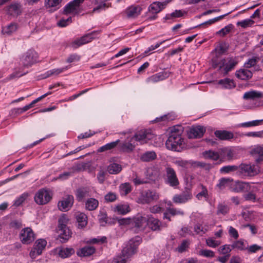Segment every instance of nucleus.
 <instances>
[{"mask_svg":"<svg viewBox=\"0 0 263 263\" xmlns=\"http://www.w3.org/2000/svg\"><path fill=\"white\" fill-rule=\"evenodd\" d=\"M183 127L181 125H176L171 128L169 137L165 142L167 149L173 151L180 152L184 147V140L181 135Z\"/></svg>","mask_w":263,"mask_h":263,"instance_id":"obj_1","label":"nucleus"},{"mask_svg":"<svg viewBox=\"0 0 263 263\" xmlns=\"http://www.w3.org/2000/svg\"><path fill=\"white\" fill-rule=\"evenodd\" d=\"M212 63L213 67L217 68L219 73L225 76L235 68L238 63V61L233 58H228L227 59H223L218 62L216 59L213 58Z\"/></svg>","mask_w":263,"mask_h":263,"instance_id":"obj_2","label":"nucleus"},{"mask_svg":"<svg viewBox=\"0 0 263 263\" xmlns=\"http://www.w3.org/2000/svg\"><path fill=\"white\" fill-rule=\"evenodd\" d=\"M68 219L65 215H63L59 219L58 233L59 238L62 243L65 242L71 237V232L67 227Z\"/></svg>","mask_w":263,"mask_h":263,"instance_id":"obj_3","label":"nucleus"},{"mask_svg":"<svg viewBox=\"0 0 263 263\" xmlns=\"http://www.w3.org/2000/svg\"><path fill=\"white\" fill-rule=\"evenodd\" d=\"M140 239L139 237L130 239L126 246L122 250V257L124 258H128L134 254L136 252L138 245L140 244Z\"/></svg>","mask_w":263,"mask_h":263,"instance_id":"obj_4","label":"nucleus"},{"mask_svg":"<svg viewBox=\"0 0 263 263\" xmlns=\"http://www.w3.org/2000/svg\"><path fill=\"white\" fill-rule=\"evenodd\" d=\"M159 198L158 194L153 191L147 190L140 193L137 199V202L142 204H149Z\"/></svg>","mask_w":263,"mask_h":263,"instance_id":"obj_5","label":"nucleus"},{"mask_svg":"<svg viewBox=\"0 0 263 263\" xmlns=\"http://www.w3.org/2000/svg\"><path fill=\"white\" fill-rule=\"evenodd\" d=\"M238 167L239 173L246 176H254L259 172L258 167L254 164L241 163L238 166Z\"/></svg>","mask_w":263,"mask_h":263,"instance_id":"obj_6","label":"nucleus"},{"mask_svg":"<svg viewBox=\"0 0 263 263\" xmlns=\"http://www.w3.org/2000/svg\"><path fill=\"white\" fill-rule=\"evenodd\" d=\"M165 182L171 186L176 187L179 184L175 171L171 167L165 168Z\"/></svg>","mask_w":263,"mask_h":263,"instance_id":"obj_7","label":"nucleus"},{"mask_svg":"<svg viewBox=\"0 0 263 263\" xmlns=\"http://www.w3.org/2000/svg\"><path fill=\"white\" fill-rule=\"evenodd\" d=\"M51 199V194L47 190L44 189L40 190L34 196V200L39 205L47 203Z\"/></svg>","mask_w":263,"mask_h":263,"instance_id":"obj_8","label":"nucleus"},{"mask_svg":"<svg viewBox=\"0 0 263 263\" xmlns=\"http://www.w3.org/2000/svg\"><path fill=\"white\" fill-rule=\"evenodd\" d=\"M20 238L23 244L28 245L35 239V235L32 230L29 227L22 229L20 234Z\"/></svg>","mask_w":263,"mask_h":263,"instance_id":"obj_9","label":"nucleus"},{"mask_svg":"<svg viewBox=\"0 0 263 263\" xmlns=\"http://www.w3.org/2000/svg\"><path fill=\"white\" fill-rule=\"evenodd\" d=\"M81 0H73L67 4L63 10V13L65 15L78 14L79 13Z\"/></svg>","mask_w":263,"mask_h":263,"instance_id":"obj_10","label":"nucleus"},{"mask_svg":"<svg viewBox=\"0 0 263 263\" xmlns=\"http://www.w3.org/2000/svg\"><path fill=\"white\" fill-rule=\"evenodd\" d=\"M133 138L140 144H143L152 138V135L147 130H141L136 133Z\"/></svg>","mask_w":263,"mask_h":263,"instance_id":"obj_11","label":"nucleus"},{"mask_svg":"<svg viewBox=\"0 0 263 263\" xmlns=\"http://www.w3.org/2000/svg\"><path fill=\"white\" fill-rule=\"evenodd\" d=\"M74 202V198L70 195H67L58 203L59 209L63 212L68 211L72 206Z\"/></svg>","mask_w":263,"mask_h":263,"instance_id":"obj_12","label":"nucleus"},{"mask_svg":"<svg viewBox=\"0 0 263 263\" xmlns=\"http://www.w3.org/2000/svg\"><path fill=\"white\" fill-rule=\"evenodd\" d=\"M37 58V53L33 50H29L22 58L24 66L30 65L35 63Z\"/></svg>","mask_w":263,"mask_h":263,"instance_id":"obj_13","label":"nucleus"},{"mask_svg":"<svg viewBox=\"0 0 263 263\" xmlns=\"http://www.w3.org/2000/svg\"><path fill=\"white\" fill-rule=\"evenodd\" d=\"M205 132V128L202 126H193L187 133L188 137L190 139L200 138L202 137Z\"/></svg>","mask_w":263,"mask_h":263,"instance_id":"obj_14","label":"nucleus"},{"mask_svg":"<svg viewBox=\"0 0 263 263\" xmlns=\"http://www.w3.org/2000/svg\"><path fill=\"white\" fill-rule=\"evenodd\" d=\"M192 197L190 190L186 189L182 193L175 195L173 198V201L176 203H183L191 199Z\"/></svg>","mask_w":263,"mask_h":263,"instance_id":"obj_15","label":"nucleus"},{"mask_svg":"<svg viewBox=\"0 0 263 263\" xmlns=\"http://www.w3.org/2000/svg\"><path fill=\"white\" fill-rule=\"evenodd\" d=\"M92 34V33H88L80 38L77 39L71 43V46L74 48H77L84 44L91 42L93 39Z\"/></svg>","mask_w":263,"mask_h":263,"instance_id":"obj_16","label":"nucleus"},{"mask_svg":"<svg viewBox=\"0 0 263 263\" xmlns=\"http://www.w3.org/2000/svg\"><path fill=\"white\" fill-rule=\"evenodd\" d=\"M148 217L138 216L133 219L135 227L139 230H143L148 224Z\"/></svg>","mask_w":263,"mask_h":263,"instance_id":"obj_17","label":"nucleus"},{"mask_svg":"<svg viewBox=\"0 0 263 263\" xmlns=\"http://www.w3.org/2000/svg\"><path fill=\"white\" fill-rule=\"evenodd\" d=\"M7 13L11 16H18L22 13V6L20 3H13L7 8Z\"/></svg>","mask_w":263,"mask_h":263,"instance_id":"obj_18","label":"nucleus"},{"mask_svg":"<svg viewBox=\"0 0 263 263\" xmlns=\"http://www.w3.org/2000/svg\"><path fill=\"white\" fill-rule=\"evenodd\" d=\"M141 10L139 6H131L126 9L125 13L128 18H135L140 15Z\"/></svg>","mask_w":263,"mask_h":263,"instance_id":"obj_19","label":"nucleus"},{"mask_svg":"<svg viewBox=\"0 0 263 263\" xmlns=\"http://www.w3.org/2000/svg\"><path fill=\"white\" fill-rule=\"evenodd\" d=\"M219 159L221 161H223L224 159L231 160L234 156L233 151L228 147H224L219 149Z\"/></svg>","mask_w":263,"mask_h":263,"instance_id":"obj_20","label":"nucleus"},{"mask_svg":"<svg viewBox=\"0 0 263 263\" xmlns=\"http://www.w3.org/2000/svg\"><path fill=\"white\" fill-rule=\"evenodd\" d=\"M167 2H154L148 7V11L153 14H157L160 12L167 5Z\"/></svg>","mask_w":263,"mask_h":263,"instance_id":"obj_21","label":"nucleus"},{"mask_svg":"<svg viewBox=\"0 0 263 263\" xmlns=\"http://www.w3.org/2000/svg\"><path fill=\"white\" fill-rule=\"evenodd\" d=\"M215 136L221 140H229L234 138L233 134L227 130H217L214 132Z\"/></svg>","mask_w":263,"mask_h":263,"instance_id":"obj_22","label":"nucleus"},{"mask_svg":"<svg viewBox=\"0 0 263 263\" xmlns=\"http://www.w3.org/2000/svg\"><path fill=\"white\" fill-rule=\"evenodd\" d=\"M257 162L263 160V145H257L253 148L251 152Z\"/></svg>","mask_w":263,"mask_h":263,"instance_id":"obj_23","label":"nucleus"},{"mask_svg":"<svg viewBox=\"0 0 263 263\" xmlns=\"http://www.w3.org/2000/svg\"><path fill=\"white\" fill-rule=\"evenodd\" d=\"M263 98V93L256 90H251L245 92L243 99L246 100H254Z\"/></svg>","mask_w":263,"mask_h":263,"instance_id":"obj_24","label":"nucleus"},{"mask_svg":"<svg viewBox=\"0 0 263 263\" xmlns=\"http://www.w3.org/2000/svg\"><path fill=\"white\" fill-rule=\"evenodd\" d=\"M18 25L15 23H11L8 25L2 28V32L3 34L9 36L16 31Z\"/></svg>","mask_w":263,"mask_h":263,"instance_id":"obj_25","label":"nucleus"},{"mask_svg":"<svg viewBox=\"0 0 263 263\" xmlns=\"http://www.w3.org/2000/svg\"><path fill=\"white\" fill-rule=\"evenodd\" d=\"M236 76L242 80H247L251 79L252 77V72L246 69H241L239 70L236 71Z\"/></svg>","mask_w":263,"mask_h":263,"instance_id":"obj_26","label":"nucleus"},{"mask_svg":"<svg viewBox=\"0 0 263 263\" xmlns=\"http://www.w3.org/2000/svg\"><path fill=\"white\" fill-rule=\"evenodd\" d=\"M76 218L79 228H83L87 225V217L84 213H77Z\"/></svg>","mask_w":263,"mask_h":263,"instance_id":"obj_27","label":"nucleus"},{"mask_svg":"<svg viewBox=\"0 0 263 263\" xmlns=\"http://www.w3.org/2000/svg\"><path fill=\"white\" fill-rule=\"evenodd\" d=\"M95 252V248L91 246H86L82 248L77 252V255L79 256H88L92 255Z\"/></svg>","mask_w":263,"mask_h":263,"instance_id":"obj_28","label":"nucleus"},{"mask_svg":"<svg viewBox=\"0 0 263 263\" xmlns=\"http://www.w3.org/2000/svg\"><path fill=\"white\" fill-rule=\"evenodd\" d=\"M167 77V73L160 72L148 78L146 81L148 83H157L165 79Z\"/></svg>","mask_w":263,"mask_h":263,"instance_id":"obj_29","label":"nucleus"},{"mask_svg":"<svg viewBox=\"0 0 263 263\" xmlns=\"http://www.w3.org/2000/svg\"><path fill=\"white\" fill-rule=\"evenodd\" d=\"M135 146L131 143V141L125 140L121 143L119 145L120 150L125 153H130L135 148Z\"/></svg>","mask_w":263,"mask_h":263,"instance_id":"obj_30","label":"nucleus"},{"mask_svg":"<svg viewBox=\"0 0 263 263\" xmlns=\"http://www.w3.org/2000/svg\"><path fill=\"white\" fill-rule=\"evenodd\" d=\"M157 157L156 154L154 151H148L140 156V160L143 162H149L155 160Z\"/></svg>","mask_w":263,"mask_h":263,"instance_id":"obj_31","label":"nucleus"},{"mask_svg":"<svg viewBox=\"0 0 263 263\" xmlns=\"http://www.w3.org/2000/svg\"><path fill=\"white\" fill-rule=\"evenodd\" d=\"M89 191L87 187H82L78 189L76 192L77 199L79 201L83 200V199L89 196Z\"/></svg>","mask_w":263,"mask_h":263,"instance_id":"obj_32","label":"nucleus"},{"mask_svg":"<svg viewBox=\"0 0 263 263\" xmlns=\"http://www.w3.org/2000/svg\"><path fill=\"white\" fill-rule=\"evenodd\" d=\"M148 224L153 231H159L161 230V222L157 219L148 217Z\"/></svg>","mask_w":263,"mask_h":263,"instance_id":"obj_33","label":"nucleus"},{"mask_svg":"<svg viewBox=\"0 0 263 263\" xmlns=\"http://www.w3.org/2000/svg\"><path fill=\"white\" fill-rule=\"evenodd\" d=\"M168 214L172 215V216H175L176 215H183L184 212L182 211L177 210V209L174 208H167L166 212L163 214V218L167 219L169 221H171V218L168 216Z\"/></svg>","mask_w":263,"mask_h":263,"instance_id":"obj_34","label":"nucleus"},{"mask_svg":"<svg viewBox=\"0 0 263 263\" xmlns=\"http://www.w3.org/2000/svg\"><path fill=\"white\" fill-rule=\"evenodd\" d=\"M74 250L71 248L62 247L59 249L58 254L61 257L66 258L74 254Z\"/></svg>","mask_w":263,"mask_h":263,"instance_id":"obj_35","label":"nucleus"},{"mask_svg":"<svg viewBox=\"0 0 263 263\" xmlns=\"http://www.w3.org/2000/svg\"><path fill=\"white\" fill-rule=\"evenodd\" d=\"M218 83L221 85L222 88L226 89H231L235 87L234 81L228 78L219 80Z\"/></svg>","mask_w":263,"mask_h":263,"instance_id":"obj_36","label":"nucleus"},{"mask_svg":"<svg viewBox=\"0 0 263 263\" xmlns=\"http://www.w3.org/2000/svg\"><path fill=\"white\" fill-rule=\"evenodd\" d=\"M120 140H117L116 141L111 142L110 143H107L105 145H103L100 147L98 149V152H103L108 150H111L115 148L117 145L120 143Z\"/></svg>","mask_w":263,"mask_h":263,"instance_id":"obj_37","label":"nucleus"},{"mask_svg":"<svg viewBox=\"0 0 263 263\" xmlns=\"http://www.w3.org/2000/svg\"><path fill=\"white\" fill-rule=\"evenodd\" d=\"M98 201L93 198L88 199L85 203V208L89 211H93L98 206Z\"/></svg>","mask_w":263,"mask_h":263,"instance_id":"obj_38","label":"nucleus"},{"mask_svg":"<svg viewBox=\"0 0 263 263\" xmlns=\"http://www.w3.org/2000/svg\"><path fill=\"white\" fill-rule=\"evenodd\" d=\"M46 244L47 242L45 239H40L35 241L34 248L37 250V255L42 254V251L45 248Z\"/></svg>","mask_w":263,"mask_h":263,"instance_id":"obj_39","label":"nucleus"},{"mask_svg":"<svg viewBox=\"0 0 263 263\" xmlns=\"http://www.w3.org/2000/svg\"><path fill=\"white\" fill-rule=\"evenodd\" d=\"M203 155L205 158L217 160L219 159V151L214 152L211 150L206 151L203 153Z\"/></svg>","mask_w":263,"mask_h":263,"instance_id":"obj_40","label":"nucleus"},{"mask_svg":"<svg viewBox=\"0 0 263 263\" xmlns=\"http://www.w3.org/2000/svg\"><path fill=\"white\" fill-rule=\"evenodd\" d=\"M114 211L120 214L124 215L130 211V208L128 204H118L115 207Z\"/></svg>","mask_w":263,"mask_h":263,"instance_id":"obj_41","label":"nucleus"},{"mask_svg":"<svg viewBox=\"0 0 263 263\" xmlns=\"http://www.w3.org/2000/svg\"><path fill=\"white\" fill-rule=\"evenodd\" d=\"M122 167L121 165L113 163L108 165L107 171L110 174H117L121 172Z\"/></svg>","mask_w":263,"mask_h":263,"instance_id":"obj_42","label":"nucleus"},{"mask_svg":"<svg viewBox=\"0 0 263 263\" xmlns=\"http://www.w3.org/2000/svg\"><path fill=\"white\" fill-rule=\"evenodd\" d=\"M228 49V45L226 43L219 44V46L215 48V51L217 57L224 53Z\"/></svg>","mask_w":263,"mask_h":263,"instance_id":"obj_43","label":"nucleus"},{"mask_svg":"<svg viewBox=\"0 0 263 263\" xmlns=\"http://www.w3.org/2000/svg\"><path fill=\"white\" fill-rule=\"evenodd\" d=\"M231 180L230 178H221L219 180V183L216 185V188L220 191L226 188L228 185Z\"/></svg>","mask_w":263,"mask_h":263,"instance_id":"obj_44","label":"nucleus"},{"mask_svg":"<svg viewBox=\"0 0 263 263\" xmlns=\"http://www.w3.org/2000/svg\"><path fill=\"white\" fill-rule=\"evenodd\" d=\"M67 67L59 68V69H54L47 71L44 74L43 79H46L53 75H58L59 74L62 73L64 70H66Z\"/></svg>","mask_w":263,"mask_h":263,"instance_id":"obj_45","label":"nucleus"},{"mask_svg":"<svg viewBox=\"0 0 263 263\" xmlns=\"http://www.w3.org/2000/svg\"><path fill=\"white\" fill-rule=\"evenodd\" d=\"M119 189L122 195H126L132 191V187L129 183L121 184L119 186Z\"/></svg>","mask_w":263,"mask_h":263,"instance_id":"obj_46","label":"nucleus"},{"mask_svg":"<svg viewBox=\"0 0 263 263\" xmlns=\"http://www.w3.org/2000/svg\"><path fill=\"white\" fill-rule=\"evenodd\" d=\"M238 169L237 165H227L222 167L220 169V172L222 174H227L237 171Z\"/></svg>","mask_w":263,"mask_h":263,"instance_id":"obj_47","label":"nucleus"},{"mask_svg":"<svg viewBox=\"0 0 263 263\" xmlns=\"http://www.w3.org/2000/svg\"><path fill=\"white\" fill-rule=\"evenodd\" d=\"M262 123L263 120H256L252 121L242 123L239 125V126L243 127L256 126L261 124Z\"/></svg>","mask_w":263,"mask_h":263,"instance_id":"obj_48","label":"nucleus"},{"mask_svg":"<svg viewBox=\"0 0 263 263\" xmlns=\"http://www.w3.org/2000/svg\"><path fill=\"white\" fill-rule=\"evenodd\" d=\"M237 186V192L243 191L248 192L251 190V184L248 182L238 183Z\"/></svg>","mask_w":263,"mask_h":263,"instance_id":"obj_49","label":"nucleus"},{"mask_svg":"<svg viewBox=\"0 0 263 263\" xmlns=\"http://www.w3.org/2000/svg\"><path fill=\"white\" fill-rule=\"evenodd\" d=\"M229 211V208L227 205L224 204H219L217 206V214H226Z\"/></svg>","mask_w":263,"mask_h":263,"instance_id":"obj_50","label":"nucleus"},{"mask_svg":"<svg viewBox=\"0 0 263 263\" xmlns=\"http://www.w3.org/2000/svg\"><path fill=\"white\" fill-rule=\"evenodd\" d=\"M62 0H46L45 1V6L46 8L55 7L59 5Z\"/></svg>","mask_w":263,"mask_h":263,"instance_id":"obj_51","label":"nucleus"},{"mask_svg":"<svg viewBox=\"0 0 263 263\" xmlns=\"http://www.w3.org/2000/svg\"><path fill=\"white\" fill-rule=\"evenodd\" d=\"M231 245H225L221 246L219 248V252L220 254L227 255L230 254L229 253L232 250Z\"/></svg>","mask_w":263,"mask_h":263,"instance_id":"obj_52","label":"nucleus"},{"mask_svg":"<svg viewBox=\"0 0 263 263\" xmlns=\"http://www.w3.org/2000/svg\"><path fill=\"white\" fill-rule=\"evenodd\" d=\"M231 248L232 249H237L240 250H244L245 248L243 240H239L238 241H235L231 245Z\"/></svg>","mask_w":263,"mask_h":263,"instance_id":"obj_53","label":"nucleus"},{"mask_svg":"<svg viewBox=\"0 0 263 263\" xmlns=\"http://www.w3.org/2000/svg\"><path fill=\"white\" fill-rule=\"evenodd\" d=\"M253 23V21L250 19L245 20L237 23V25L241 26L242 28H247L251 26Z\"/></svg>","mask_w":263,"mask_h":263,"instance_id":"obj_54","label":"nucleus"},{"mask_svg":"<svg viewBox=\"0 0 263 263\" xmlns=\"http://www.w3.org/2000/svg\"><path fill=\"white\" fill-rule=\"evenodd\" d=\"M104 199L107 202H114L117 199V195L114 193L109 192L105 196Z\"/></svg>","mask_w":263,"mask_h":263,"instance_id":"obj_55","label":"nucleus"},{"mask_svg":"<svg viewBox=\"0 0 263 263\" xmlns=\"http://www.w3.org/2000/svg\"><path fill=\"white\" fill-rule=\"evenodd\" d=\"M231 29H232L231 25L227 26L224 27V28H222L221 29H220V30H219L218 31H217L216 32V34H219L221 36H223L226 35L227 34H228V33H229L230 31H231Z\"/></svg>","mask_w":263,"mask_h":263,"instance_id":"obj_56","label":"nucleus"},{"mask_svg":"<svg viewBox=\"0 0 263 263\" xmlns=\"http://www.w3.org/2000/svg\"><path fill=\"white\" fill-rule=\"evenodd\" d=\"M206 243L209 247L212 248H216L220 244V241L215 240L211 238L207 239L206 240Z\"/></svg>","mask_w":263,"mask_h":263,"instance_id":"obj_57","label":"nucleus"},{"mask_svg":"<svg viewBox=\"0 0 263 263\" xmlns=\"http://www.w3.org/2000/svg\"><path fill=\"white\" fill-rule=\"evenodd\" d=\"M189 242L187 240H184L182 243L177 248L178 251L182 253L185 251L186 249L188 247Z\"/></svg>","mask_w":263,"mask_h":263,"instance_id":"obj_58","label":"nucleus"},{"mask_svg":"<svg viewBox=\"0 0 263 263\" xmlns=\"http://www.w3.org/2000/svg\"><path fill=\"white\" fill-rule=\"evenodd\" d=\"M199 254L206 257H213L215 255L214 252L209 250H202L200 251Z\"/></svg>","mask_w":263,"mask_h":263,"instance_id":"obj_59","label":"nucleus"},{"mask_svg":"<svg viewBox=\"0 0 263 263\" xmlns=\"http://www.w3.org/2000/svg\"><path fill=\"white\" fill-rule=\"evenodd\" d=\"M99 220L100 223L103 224V223H106L107 221V214L105 212L103 211H100L99 215H98Z\"/></svg>","mask_w":263,"mask_h":263,"instance_id":"obj_60","label":"nucleus"},{"mask_svg":"<svg viewBox=\"0 0 263 263\" xmlns=\"http://www.w3.org/2000/svg\"><path fill=\"white\" fill-rule=\"evenodd\" d=\"M72 22L71 17H69L67 19H61L58 23V25L61 27H64L68 25Z\"/></svg>","mask_w":263,"mask_h":263,"instance_id":"obj_61","label":"nucleus"},{"mask_svg":"<svg viewBox=\"0 0 263 263\" xmlns=\"http://www.w3.org/2000/svg\"><path fill=\"white\" fill-rule=\"evenodd\" d=\"M179 234L181 237H185L187 234L192 235V232L191 229H190L189 228L183 227L179 232Z\"/></svg>","mask_w":263,"mask_h":263,"instance_id":"obj_62","label":"nucleus"},{"mask_svg":"<svg viewBox=\"0 0 263 263\" xmlns=\"http://www.w3.org/2000/svg\"><path fill=\"white\" fill-rule=\"evenodd\" d=\"M27 196L25 194L22 195L17 199L15 200L13 205L15 206H18L24 202L26 199Z\"/></svg>","mask_w":263,"mask_h":263,"instance_id":"obj_63","label":"nucleus"},{"mask_svg":"<svg viewBox=\"0 0 263 263\" xmlns=\"http://www.w3.org/2000/svg\"><path fill=\"white\" fill-rule=\"evenodd\" d=\"M246 135L248 137L263 138V130L259 132H249Z\"/></svg>","mask_w":263,"mask_h":263,"instance_id":"obj_64","label":"nucleus"}]
</instances>
